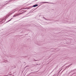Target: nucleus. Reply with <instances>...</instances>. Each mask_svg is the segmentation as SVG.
<instances>
[{
	"instance_id": "obj_1",
	"label": "nucleus",
	"mask_w": 76,
	"mask_h": 76,
	"mask_svg": "<svg viewBox=\"0 0 76 76\" xmlns=\"http://www.w3.org/2000/svg\"><path fill=\"white\" fill-rule=\"evenodd\" d=\"M37 6H38V4H36V5H34L33 6V7H37Z\"/></svg>"
},
{
	"instance_id": "obj_2",
	"label": "nucleus",
	"mask_w": 76,
	"mask_h": 76,
	"mask_svg": "<svg viewBox=\"0 0 76 76\" xmlns=\"http://www.w3.org/2000/svg\"><path fill=\"white\" fill-rule=\"evenodd\" d=\"M22 13H20V14L18 15H20V14H22Z\"/></svg>"
},
{
	"instance_id": "obj_3",
	"label": "nucleus",
	"mask_w": 76,
	"mask_h": 76,
	"mask_svg": "<svg viewBox=\"0 0 76 76\" xmlns=\"http://www.w3.org/2000/svg\"><path fill=\"white\" fill-rule=\"evenodd\" d=\"M15 16H15V15L13 16V17H15Z\"/></svg>"
},
{
	"instance_id": "obj_4",
	"label": "nucleus",
	"mask_w": 76,
	"mask_h": 76,
	"mask_svg": "<svg viewBox=\"0 0 76 76\" xmlns=\"http://www.w3.org/2000/svg\"><path fill=\"white\" fill-rule=\"evenodd\" d=\"M45 3H48L47 2H45Z\"/></svg>"
},
{
	"instance_id": "obj_5",
	"label": "nucleus",
	"mask_w": 76,
	"mask_h": 76,
	"mask_svg": "<svg viewBox=\"0 0 76 76\" xmlns=\"http://www.w3.org/2000/svg\"><path fill=\"white\" fill-rule=\"evenodd\" d=\"M11 20H9V21H10Z\"/></svg>"
}]
</instances>
